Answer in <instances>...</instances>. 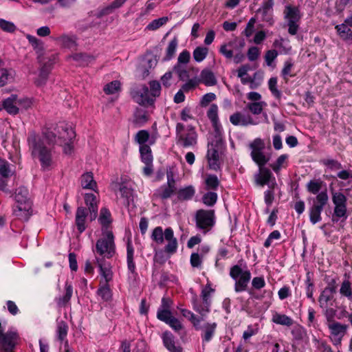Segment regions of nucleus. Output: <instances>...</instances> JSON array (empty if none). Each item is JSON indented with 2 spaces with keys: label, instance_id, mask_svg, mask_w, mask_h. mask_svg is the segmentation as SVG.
Masks as SVG:
<instances>
[{
  "label": "nucleus",
  "instance_id": "nucleus-53",
  "mask_svg": "<svg viewBox=\"0 0 352 352\" xmlns=\"http://www.w3.org/2000/svg\"><path fill=\"white\" fill-rule=\"evenodd\" d=\"M333 298V295L331 294L326 293L325 291H322L320 295L318 302L320 307L321 308H327L329 305H332V304H329V301H331Z\"/></svg>",
  "mask_w": 352,
  "mask_h": 352
},
{
  "label": "nucleus",
  "instance_id": "nucleus-52",
  "mask_svg": "<svg viewBox=\"0 0 352 352\" xmlns=\"http://www.w3.org/2000/svg\"><path fill=\"white\" fill-rule=\"evenodd\" d=\"M323 210L311 206L309 208V219L313 224L321 221V212Z\"/></svg>",
  "mask_w": 352,
  "mask_h": 352
},
{
  "label": "nucleus",
  "instance_id": "nucleus-13",
  "mask_svg": "<svg viewBox=\"0 0 352 352\" xmlns=\"http://www.w3.org/2000/svg\"><path fill=\"white\" fill-rule=\"evenodd\" d=\"M14 174V170L11 165L5 160L0 159V190L10 193L7 188L8 182L10 178Z\"/></svg>",
  "mask_w": 352,
  "mask_h": 352
},
{
  "label": "nucleus",
  "instance_id": "nucleus-4",
  "mask_svg": "<svg viewBox=\"0 0 352 352\" xmlns=\"http://www.w3.org/2000/svg\"><path fill=\"white\" fill-rule=\"evenodd\" d=\"M177 144L182 147H193L197 144V134L193 128L185 129L184 124L176 126Z\"/></svg>",
  "mask_w": 352,
  "mask_h": 352
},
{
  "label": "nucleus",
  "instance_id": "nucleus-51",
  "mask_svg": "<svg viewBox=\"0 0 352 352\" xmlns=\"http://www.w3.org/2000/svg\"><path fill=\"white\" fill-rule=\"evenodd\" d=\"M98 220L102 226H108L111 223V217L109 210L105 208H102Z\"/></svg>",
  "mask_w": 352,
  "mask_h": 352
},
{
  "label": "nucleus",
  "instance_id": "nucleus-46",
  "mask_svg": "<svg viewBox=\"0 0 352 352\" xmlns=\"http://www.w3.org/2000/svg\"><path fill=\"white\" fill-rule=\"evenodd\" d=\"M168 21V18L167 16L161 17L155 20H153L151 23H149L146 27V30L149 31H155L160 28V27L164 25L167 21Z\"/></svg>",
  "mask_w": 352,
  "mask_h": 352
},
{
  "label": "nucleus",
  "instance_id": "nucleus-34",
  "mask_svg": "<svg viewBox=\"0 0 352 352\" xmlns=\"http://www.w3.org/2000/svg\"><path fill=\"white\" fill-rule=\"evenodd\" d=\"M195 193V188L192 186H186L178 190L177 198L179 201L190 200L192 198Z\"/></svg>",
  "mask_w": 352,
  "mask_h": 352
},
{
  "label": "nucleus",
  "instance_id": "nucleus-32",
  "mask_svg": "<svg viewBox=\"0 0 352 352\" xmlns=\"http://www.w3.org/2000/svg\"><path fill=\"white\" fill-rule=\"evenodd\" d=\"M54 40L63 47L73 48L76 46L75 37L72 35L63 34L56 37Z\"/></svg>",
  "mask_w": 352,
  "mask_h": 352
},
{
  "label": "nucleus",
  "instance_id": "nucleus-21",
  "mask_svg": "<svg viewBox=\"0 0 352 352\" xmlns=\"http://www.w3.org/2000/svg\"><path fill=\"white\" fill-rule=\"evenodd\" d=\"M274 5V0H263L261 8L258 10V13L261 14L263 21L270 25L273 23L272 10Z\"/></svg>",
  "mask_w": 352,
  "mask_h": 352
},
{
  "label": "nucleus",
  "instance_id": "nucleus-31",
  "mask_svg": "<svg viewBox=\"0 0 352 352\" xmlns=\"http://www.w3.org/2000/svg\"><path fill=\"white\" fill-rule=\"evenodd\" d=\"M96 293L103 301L108 302L112 298V291L110 288V285L106 283H100Z\"/></svg>",
  "mask_w": 352,
  "mask_h": 352
},
{
  "label": "nucleus",
  "instance_id": "nucleus-57",
  "mask_svg": "<svg viewBox=\"0 0 352 352\" xmlns=\"http://www.w3.org/2000/svg\"><path fill=\"white\" fill-rule=\"evenodd\" d=\"M202 200L206 206H212L217 202V194L214 192H208L203 196Z\"/></svg>",
  "mask_w": 352,
  "mask_h": 352
},
{
  "label": "nucleus",
  "instance_id": "nucleus-60",
  "mask_svg": "<svg viewBox=\"0 0 352 352\" xmlns=\"http://www.w3.org/2000/svg\"><path fill=\"white\" fill-rule=\"evenodd\" d=\"M173 71L181 80H185L188 78V72L182 65H175L173 67Z\"/></svg>",
  "mask_w": 352,
  "mask_h": 352
},
{
  "label": "nucleus",
  "instance_id": "nucleus-36",
  "mask_svg": "<svg viewBox=\"0 0 352 352\" xmlns=\"http://www.w3.org/2000/svg\"><path fill=\"white\" fill-rule=\"evenodd\" d=\"M272 320L276 324L287 327H290L293 324V320L290 317L285 314H278L277 312H275L273 314Z\"/></svg>",
  "mask_w": 352,
  "mask_h": 352
},
{
  "label": "nucleus",
  "instance_id": "nucleus-27",
  "mask_svg": "<svg viewBox=\"0 0 352 352\" xmlns=\"http://www.w3.org/2000/svg\"><path fill=\"white\" fill-rule=\"evenodd\" d=\"M162 338L165 347L170 352H182V348L175 345L174 337L171 333L166 331L162 334Z\"/></svg>",
  "mask_w": 352,
  "mask_h": 352
},
{
  "label": "nucleus",
  "instance_id": "nucleus-22",
  "mask_svg": "<svg viewBox=\"0 0 352 352\" xmlns=\"http://www.w3.org/2000/svg\"><path fill=\"white\" fill-rule=\"evenodd\" d=\"M4 109L9 114L16 115L19 112L17 102V96L11 95L3 101L2 109Z\"/></svg>",
  "mask_w": 352,
  "mask_h": 352
},
{
  "label": "nucleus",
  "instance_id": "nucleus-42",
  "mask_svg": "<svg viewBox=\"0 0 352 352\" xmlns=\"http://www.w3.org/2000/svg\"><path fill=\"white\" fill-rule=\"evenodd\" d=\"M140 152L141 155L142 161L144 164H151L153 162V156L151 154V149L148 145L140 146Z\"/></svg>",
  "mask_w": 352,
  "mask_h": 352
},
{
  "label": "nucleus",
  "instance_id": "nucleus-64",
  "mask_svg": "<svg viewBox=\"0 0 352 352\" xmlns=\"http://www.w3.org/2000/svg\"><path fill=\"white\" fill-rule=\"evenodd\" d=\"M199 84V80L197 78L189 79L186 83H184L182 87L184 91L188 92L195 89Z\"/></svg>",
  "mask_w": 352,
  "mask_h": 352
},
{
  "label": "nucleus",
  "instance_id": "nucleus-40",
  "mask_svg": "<svg viewBox=\"0 0 352 352\" xmlns=\"http://www.w3.org/2000/svg\"><path fill=\"white\" fill-rule=\"evenodd\" d=\"M293 68L294 63L291 58L285 61L284 66L281 70V76L285 81H288L290 77L294 76V74H292Z\"/></svg>",
  "mask_w": 352,
  "mask_h": 352
},
{
  "label": "nucleus",
  "instance_id": "nucleus-19",
  "mask_svg": "<svg viewBox=\"0 0 352 352\" xmlns=\"http://www.w3.org/2000/svg\"><path fill=\"white\" fill-rule=\"evenodd\" d=\"M132 94L135 101L140 104L144 105L153 102L148 88L144 85L135 89Z\"/></svg>",
  "mask_w": 352,
  "mask_h": 352
},
{
  "label": "nucleus",
  "instance_id": "nucleus-6",
  "mask_svg": "<svg viewBox=\"0 0 352 352\" xmlns=\"http://www.w3.org/2000/svg\"><path fill=\"white\" fill-rule=\"evenodd\" d=\"M230 276L235 280V292H241L246 290L251 278V273L249 270H243L239 265H236L231 267Z\"/></svg>",
  "mask_w": 352,
  "mask_h": 352
},
{
  "label": "nucleus",
  "instance_id": "nucleus-62",
  "mask_svg": "<svg viewBox=\"0 0 352 352\" xmlns=\"http://www.w3.org/2000/svg\"><path fill=\"white\" fill-rule=\"evenodd\" d=\"M190 59V54L186 50H184L178 56L177 63L176 65H187Z\"/></svg>",
  "mask_w": 352,
  "mask_h": 352
},
{
  "label": "nucleus",
  "instance_id": "nucleus-8",
  "mask_svg": "<svg viewBox=\"0 0 352 352\" xmlns=\"http://www.w3.org/2000/svg\"><path fill=\"white\" fill-rule=\"evenodd\" d=\"M249 146L251 149L250 155L252 160L258 166H264L270 160V156L264 153V141L261 138H256L250 144Z\"/></svg>",
  "mask_w": 352,
  "mask_h": 352
},
{
  "label": "nucleus",
  "instance_id": "nucleus-1",
  "mask_svg": "<svg viewBox=\"0 0 352 352\" xmlns=\"http://www.w3.org/2000/svg\"><path fill=\"white\" fill-rule=\"evenodd\" d=\"M55 134L45 131L43 135L31 131L28 133L27 142L29 151L34 161H38L44 170H49L53 165V151L47 145L54 144Z\"/></svg>",
  "mask_w": 352,
  "mask_h": 352
},
{
  "label": "nucleus",
  "instance_id": "nucleus-37",
  "mask_svg": "<svg viewBox=\"0 0 352 352\" xmlns=\"http://www.w3.org/2000/svg\"><path fill=\"white\" fill-rule=\"evenodd\" d=\"M336 29L343 40L352 42V30L346 24L338 25L336 26Z\"/></svg>",
  "mask_w": 352,
  "mask_h": 352
},
{
  "label": "nucleus",
  "instance_id": "nucleus-24",
  "mask_svg": "<svg viewBox=\"0 0 352 352\" xmlns=\"http://www.w3.org/2000/svg\"><path fill=\"white\" fill-rule=\"evenodd\" d=\"M199 83H203L206 86H214L217 83V78L214 73L209 69H204L200 74Z\"/></svg>",
  "mask_w": 352,
  "mask_h": 352
},
{
  "label": "nucleus",
  "instance_id": "nucleus-28",
  "mask_svg": "<svg viewBox=\"0 0 352 352\" xmlns=\"http://www.w3.org/2000/svg\"><path fill=\"white\" fill-rule=\"evenodd\" d=\"M65 133H67V142L63 143L61 146L63 147V152L66 155H70L74 151L73 140L74 139L76 134L73 129H67L65 131Z\"/></svg>",
  "mask_w": 352,
  "mask_h": 352
},
{
  "label": "nucleus",
  "instance_id": "nucleus-18",
  "mask_svg": "<svg viewBox=\"0 0 352 352\" xmlns=\"http://www.w3.org/2000/svg\"><path fill=\"white\" fill-rule=\"evenodd\" d=\"M254 179L256 184L261 186L268 185L270 188H272L276 184L275 178L272 172L263 166H259V172L255 175Z\"/></svg>",
  "mask_w": 352,
  "mask_h": 352
},
{
  "label": "nucleus",
  "instance_id": "nucleus-15",
  "mask_svg": "<svg viewBox=\"0 0 352 352\" xmlns=\"http://www.w3.org/2000/svg\"><path fill=\"white\" fill-rule=\"evenodd\" d=\"M221 147V142L219 140L215 143L211 142L208 145L207 160L211 169L217 170L219 168V152Z\"/></svg>",
  "mask_w": 352,
  "mask_h": 352
},
{
  "label": "nucleus",
  "instance_id": "nucleus-45",
  "mask_svg": "<svg viewBox=\"0 0 352 352\" xmlns=\"http://www.w3.org/2000/svg\"><path fill=\"white\" fill-rule=\"evenodd\" d=\"M80 65H87L94 60V57L85 54H75L71 57Z\"/></svg>",
  "mask_w": 352,
  "mask_h": 352
},
{
  "label": "nucleus",
  "instance_id": "nucleus-56",
  "mask_svg": "<svg viewBox=\"0 0 352 352\" xmlns=\"http://www.w3.org/2000/svg\"><path fill=\"white\" fill-rule=\"evenodd\" d=\"M277 78L272 77L268 80L269 89L276 98H280L281 96V92L277 88Z\"/></svg>",
  "mask_w": 352,
  "mask_h": 352
},
{
  "label": "nucleus",
  "instance_id": "nucleus-50",
  "mask_svg": "<svg viewBox=\"0 0 352 352\" xmlns=\"http://www.w3.org/2000/svg\"><path fill=\"white\" fill-rule=\"evenodd\" d=\"M119 191L122 197L125 198L129 202L133 197V190L127 183H122L119 184Z\"/></svg>",
  "mask_w": 352,
  "mask_h": 352
},
{
  "label": "nucleus",
  "instance_id": "nucleus-48",
  "mask_svg": "<svg viewBox=\"0 0 352 352\" xmlns=\"http://www.w3.org/2000/svg\"><path fill=\"white\" fill-rule=\"evenodd\" d=\"M68 331V326L67 323L63 320L59 321L57 324L56 334L60 341H63L67 337Z\"/></svg>",
  "mask_w": 352,
  "mask_h": 352
},
{
  "label": "nucleus",
  "instance_id": "nucleus-49",
  "mask_svg": "<svg viewBox=\"0 0 352 352\" xmlns=\"http://www.w3.org/2000/svg\"><path fill=\"white\" fill-rule=\"evenodd\" d=\"M25 37L37 53L41 52L43 51V44L40 39L30 34H26Z\"/></svg>",
  "mask_w": 352,
  "mask_h": 352
},
{
  "label": "nucleus",
  "instance_id": "nucleus-33",
  "mask_svg": "<svg viewBox=\"0 0 352 352\" xmlns=\"http://www.w3.org/2000/svg\"><path fill=\"white\" fill-rule=\"evenodd\" d=\"M81 186L85 189H91L96 190L97 184L94 179V176L91 173H86L81 177Z\"/></svg>",
  "mask_w": 352,
  "mask_h": 352
},
{
  "label": "nucleus",
  "instance_id": "nucleus-35",
  "mask_svg": "<svg viewBox=\"0 0 352 352\" xmlns=\"http://www.w3.org/2000/svg\"><path fill=\"white\" fill-rule=\"evenodd\" d=\"M134 249L131 241H128L126 245V260L129 271L131 274L135 272V264L133 262Z\"/></svg>",
  "mask_w": 352,
  "mask_h": 352
},
{
  "label": "nucleus",
  "instance_id": "nucleus-12",
  "mask_svg": "<svg viewBox=\"0 0 352 352\" xmlns=\"http://www.w3.org/2000/svg\"><path fill=\"white\" fill-rule=\"evenodd\" d=\"M332 201L334 205L333 217L347 218V198L340 192H332Z\"/></svg>",
  "mask_w": 352,
  "mask_h": 352
},
{
  "label": "nucleus",
  "instance_id": "nucleus-39",
  "mask_svg": "<svg viewBox=\"0 0 352 352\" xmlns=\"http://www.w3.org/2000/svg\"><path fill=\"white\" fill-rule=\"evenodd\" d=\"M208 52L209 50L206 47H197L192 52V56L194 60L197 63L202 62L207 57Z\"/></svg>",
  "mask_w": 352,
  "mask_h": 352
},
{
  "label": "nucleus",
  "instance_id": "nucleus-59",
  "mask_svg": "<svg viewBox=\"0 0 352 352\" xmlns=\"http://www.w3.org/2000/svg\"><path fill=\"white\" fill-rule=\"evenodd\" d=\"M206 184L207 189L216 190L219 185V181L216 175H209L206 177Z\"/></svg>",
  "mask_w": 352,
  "mask_h": 352
},
{
  "label": "nucleus",
  "instance_id": "nucleus-44",
  "mask_svg": "<svg viewBox=\"0 0 352 352\" xmlns=\"http://www.w3.org/2000/svg\"><path fill=\"white\" fill-rule=\"evenodd\" d=\"M287 159L288 155L287 154L280 155L276 161L270 165L272 170L278 174L282 168L286 167Z\"/></svg>",
  "mask_w": 352,
  "mask_h": 352
},
{
  "label": "nucleus",
  "instance_id": "nucleus-30",
  "mask_svg": "<svg viewBox=\"0 0 352 352\" xmlns=\"http://www.w3.org/2000/svg\"><path fill=\"white\" fill-rule=\"evenodd\" d=\"M87 210L85 208L79 207L76 214V224L78 231L81 233L85 230V218Z\"/></svg>",
  "mask_w": 352,
  "mask_h": 352
},
{
  "label": "nucleus",
  "instance_id": "nucleus-29",
  "mask_svg": "<svg viewBox=\"0 0 352 352\" xmlns=\"http://www.w3.org/2000/svg\"><path fill=\"white\" fill-rule=\"evenodd\" d=\"M178 38L176 36H174L173 39L169 41L165 50V55L163 57L164 60L168 61L174 57L178 47Z\"/></svg>",
  "mask_w": 352,
  "mask_h": 352
},
{
  "label": "nucleus",
  "instance_id": "nucleus-55",
  "mask_svg": "<svg viewBox=\"0 0 352 352\" xmlns=\"http://www.w3.org/2000/svg\"><path fill=\"white\" fill-rule=\"evenodd\" d=\"M120 90V82L118 80H114L110 83L107 84L104 87V91L107 94H113Z\"/></svg>",
  "mask_w": 352,
  "mask_h": 352
},
{
  "label": "nucleus",
  "instance_id": "nucleus-41",
  "mask_svg": "<svg viewBox=\"0 0 352 352\" xmlns=\"http://www.w3.org/2000/svg\"><path fill=\"white\" fill-rule=\"evenodd\" d=\"M267 106L265 101L248 102L246 108L254 115H258L262 113L263 109Z\"/></svg>",
  "mask_w": 352,
  "mask_h": 352
},
{
  "label": "nucleus",
  "instance_id": "nucleus-61",
  "mask_svg": "<svg viewBox=\"0 0 352 352\" xmlns=\"http://www.w3.org/2000/svg\"><path fill=\"white\" fill-rule=\"evenodd\" d=\"M17 102L19 107L27 110L33 106L34 100L32 98H30L17 97Z\"/></svg>",
  "mask_w": 352,
  "mask_h": 352
},
{
  "label": "nucleus",
  "instance_id": "nucleus-47",
  "mask_svg": "<svg viewBox=\"0 0 352 352\" xmlns=\"http://www.w3.org/2000/svg\"><path fill=\"white\" fill-rule=\"evenodd\" d=\"M273 46L279 50L280 54H289L292 50V47L285 45V41L283 38L276 39L273 43Z\"/></svg>",
  "mask_w": 352,
  "mask_h": 352
},
{
  "label": "nucleus",
  "instance_id": "nucleus-2",
  "mask_svg": "<svg viewBox=\"0 0 352 352\" xmlns=\"http://www.w3.org/2000/svg\"><path fill=\"white\" fill-rule=\"evenodd\" d=\"M12 196L15 200L14 214L19 219L28 220L32 214V205L28 190L24 186H20L15 190Z\"/></svg>",
  "mask_w": 352,
  "mask_h": 352
},
{
  "label": "nucleus",
  "instance_id": "nucleus-9",
  "mask_svg": "<svg viewBox=\"0 0 352 352\" xmlns=\"http://www.w3.org/2000/svg\"><path fill=\"white\" fill-rule=\"evenodd\" d=\"M19 335L14 329H10L6 333L0 322V351L2 352H13L18 343Z\"/></svg>",
  "mask_w": 352,
  "mask_h": 352
},
{
  "label": "nucleus",
  "instance_id": "nucleus-16",
  "mask_svg": "<svg viewBox=\"0 0 352 352\" xmlns=\"http://www.w3.org/2000/svg\"><path fill=\"white\" fill-rule=\"evenodd\" d=\"M176 190L175 182L171 173H167V183L157 188L154 195L162 199L169 198Z\"/></svg>",
  "mask_w": 352,
  "mask_h": 352
},
{
  "label": "nucleus",
  "instance_id": "nucleus-58",
  "mask_svg": "<svg viewBox=\"0 0 352 352\" xmlns=\"http://www.w3.org/2000/svg\"><path fill=\"white\" fill-rule=\"evenodd\" d=\"M307 190L312 194H318L322 188V182L311 180L307 185Z\"/></svg>",
  "mask_w": 352,
  "mask_h": 352
},
{
  "label": "nucleus",
  "instance_id": "nucleus-54",
  "mask_svg": "<svg viewBox=\"0 0 352 352\" xmlns=\"http://www.w3.org/2000/svg\"><path fill=\"white\" fill-rule=\"evenodd\" d=\"M219 52L226 58H232L233 57V43L229 42L221 45Z\"/></svg>",
  "mask_w": 352,
  "mask_h": 352
},
{
  "label": "nucleus",
  "instance_id": "nucleus-43",
  "mask_svg": "<svg viewBox=\"0 0 352 352\" xmlns=\"http://www.w3.org/2000/svg\"><path fill=\"white\" fill-rule=\"evenodd\" d=\"M341 296L347 298L349 300H352V286L349 280H344L339 290Z\"/></svg>",
  "mask_w": 352,
  "mask_h": 352
},
{
  "label": "nucleus",
  "instance_id": "nucleus-14",
  "mask_svg": "<svg viewBox=\"0 0 352 352\" xmlns=\"http://www.w3.org/2000/svg\"><path fill=\"white\" fill-rule=\"evenodd\" d=\"M327 326L331 333V340L335 345L340 344L346 332L347 325L342 324L338 322H331L327 323Z\"/></svg>",
  "mask_w": 352,
  "mask_h": 352
},
{
  "label": "nucleus",
  "instance_id": "nucleus-3",
  "mask_svg": "<svg viewBox=\"0 0 352 352\" xmlns=\"http://www.w3.org/2000/svg\"><path fill=\"white\" fill-rule=\"evenodd\" d=\"M151 239L157 245L163 244L164 240L167 244L164 247V252L169 254H173L177 252L178 243L174 236V232L171 228H167L163 231L160 226L156 227L152 232Z\"/></svg>",
  "mask_w": 352,
  "mask_h": 352
},
{
  "label": "nucleus",
  "instance_id": "nucleus-5",
  "mask_svg": "<svg viewBox=\"0 0 352 352\" xmlns=\"http://www.w3.org/2000/svg\"><path fill=\"white\" fill-rule=\"evenodd\" d=\"M102 238L98 240L96 245L97 252L108 258H111L116 252L114 237L112 232L109 230H104L102 232Z\"/></svg>",
  "mask_w": 352,
  "mask_h": 352
},
{
  "label": "nucleus",
  "instance_id": "nucleus-63",
  "mask_svg": "<svg viewBox=\"0 0 352 352\" xmlns=\"http://www.w3.org/2000/svg\"><path fill=\"white\" fill-rule=\"evenodd\" d=\"M207 116L209 120L212 122L219 120L218 117V106L215 104H212L209 107L207 111Z\"/></svg>",
  "mask_w": 352,
  "mask_h": 352
},
{
  "label": "nucleus",
  "instance_id": "nucleus-25",
  "mask_svg": "<svg viewBox=\"0 0 352 352\" xmlns=\"http://www.w3.org/2000/svg\"><path fill=\"white\" fill-rule=\"evenodd\" d=\"M85 201L89 206L91 220L95 219L98 212L96 197L92 193H87L85 195Z\"/></svg>",
  "mask_w": 352,
  "mask_h": 352
},
{
  "label": "nucleus",
  "instance_id": "nucleus-23",
  "mask_svg": "<svg viewBox=\"0 0 352 352\" xmlns=\"http://www.w3.org/2000/svg\"><path fill=\"white\" fill-rule=\"evenodd\" d=\"M217 326V324L216 322H207L200 328L202 330L201 338L203 344L208 342L212 339L214 336Z\"/></svg>",
  "mask_w": 352,
  "mask_h": 352
},
{
  "label": "nucleus",
  "instance_id": "nucleus-26",
  "mask_svg": "<svg viewBox=\"0 0 352 352\" xmlns=\"http://www.w3.org/2000/svg\"><path fill=\"white\" fill-rule=\"evenodd\" d=\"M251 69L250 65L245 64L241 66L238 69V77L241 78V83L243 85L250 83V88L254 89L253 86L254 79L248 74V72Z\"/></svg>",
  "mask_w": 352,
  "mask_h": 352
},
{
  "label": "nucleus",
  "instance_id": "nucleus-17",
  "mask_svg": "<svg viewBox=\"0 0 352 352\" xmlns=\"http://www.w3.org/2000/svg\"><path fill=\"white\" fill-rule=\"evenodd\" d=\"M230 122L234 126H247L256 125L258 122L255 121L251 115L241 111H236L230 116Z\"/></svg>",
  "mask_w": 352,
  "mask_h": 352
},
{
  "label": "nucleus",
  "instance_id": "nucleus-10",
  "mask_svg": "<svg viewBox=\"0 0 352 352\" xmlns=\"http://www.w3.org/2000/svg\"><path fill=\"white\" fill-rule=\"evenodd\" d=\"M213 289L208 285L201 291V300H199L195 297L192 300L193 309L198 312L202 317L206 316L210 311L211 304L210 295Z\"/></svg>",
  "mask_w": 352,
  "mask_h": 352
},
{
  "label": "nucleus",
  "instance_id": "nucleus-11",
  "mask_svg": "<svg viewBox=\"0 0 352 352\" xmlns=\"http://www.w3.org/2000/svg\"><path fill=\"white\" fill-rule=\"evenodd\" d=\"M197 227L206 233L214 224V212L211 210H199L196 212Z\"/></svg>",
  "mask_w": 352,
  "mask_h": 352
},
{
  "label": "nucleus",
  "instance_id": "nucleus-7",
  "mask_svg": "<svg viewBox=\"0 0 352 352\" xmlns=\"http://www.w3.org/2000/svg\"><path fill=\"white\" fill-rule=\"evenodd\" d=\"M283 13L287 23L288 32L291 35H295L298 30V23L301 18L299 8L292 5H287Z\"/></svg>",
  "mask_w": 352,
  "mask_h": 352
},
{
  "label": "nucleus",
  "instance_id": "nucleus-20",
  "mask_svg": "<svg viewBox=\"0 0 352 352\" xmlns=\"http://www.w3.org/2000/svg\"><path fill=\"white\" fill-rule=\"evenodd\" d=\"M96 261L99 267L100 275L101 276L100 283H106L107 284H109V282L113 280V273L110 263H107L99 258H96Z\"/></svg>",
  "mask_w": 352,
  "mask_h": 352
},
{
  "label": "nucleus",
  "instance_id": "nucleus-38",
  "mask_svg": "<svg viewBox=\"0 0 352 352\" xmlns=\"http://www.w3.org/2000/svg\"><path fill=\"white\" fill-rule=\"evenodd\" d=\"M329 200L327 192L326 190L319 192L313 201L314 206L321 210L324 209Z\"/></svg>",
  "mask_w": 352,
  "mask_h": 352
}]
</instances>
